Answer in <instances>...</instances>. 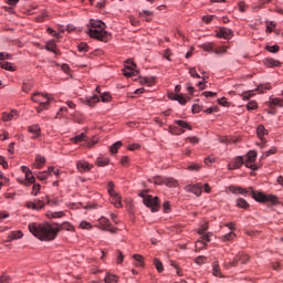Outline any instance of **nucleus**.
<instances>
[{
  "mask_svg": "<svg viewBox=\"0 0 283 283\" xmlns=\"http://www.w3.org/2000/svg\"><path fill=\"white\" fill-rule=\"evenodd\" d=\"M207 229H209V223L202 224L198 230L199 235H202L207 231Z\"/></svg>",
  "mask_w": 283,
  "mask_h": 283,
  "instance_id": "60",
  "label": "nucleus"
},
{
  "mask_svg": "<svg viewBox=\"0 0 283 283\" xmlns=\"http://www.w3.org/2000/svg\"><path fill=\"white\" fill-rule=\"evenodd\" d=\"M34 203L36 205V211H41V209H43V207H45V202H43L42 200L35 199Z\"/></svg>",
  "mask_w": 283,
  "mask_h": 283,
  "instance_id": "50",
  "label": "nucleus"
},
{
  "mask_svg": "<svg viewBox=\"0 0 283 283\" xmlns=\"http://www.w3.org/2000/svg\"><path fill=\"white\" fill-rule=\"evenodd\" d=\"M256 134H258L259 138L262 140L264 138V136H266V134H269V130H266L264 125H259V127L256 129Z\"/></svg>",
  "mask_w": 283,
  "mask_h": 283,
  "instance_id": "25",
  "label": "nucleus"
},
{
  "mask_svg": "<svg viewBox=\"0 0 283 283\" xmlns=\"http://www.w3.org/2000/svg\"><path fill=\"white\" fill-rule=\"evenodd\" d=\"M101 98H98V95H94L92 97H86L85 105H88V107H94L96 103H98Z\"/></svg>",
  "mask_w": 283,
  "mask_h": 283,
  "instance_id": "21",
  "label": "nucleus"
},
{
  "mask_svg": "<svg viewBox=\"0 0 283 283\" xmlns=\"http://www.w3.org/2000/svg\"><path fill=\"white\" fill-rule=\"evenodd\" d=\"M270 107H283V99L282 98H277V97H270Z\"/></svg>",
  "mask_w": 283,
  "mask_h": 283,
  "instance_id": "19",
  "label": "nucleus"
},
{
  "mask_svg": "<svg viewBox=\"0 0 283 283\" xmlns=\"http://www.w3.org/2000/svg\"><path fill=\"white\" fill-rule=\"evenodd\" d=\"M212 266H213V275H216V277H221L222 272H220V263L216 261L213 262Z\"/></svg>",
  "mask_w": 283,
  "mask_h": 283,
  "instance_id": "29",
  "label": "nucleus"
},
{
  "mask_svg": "<svg viewBox=\"0 0 283 283\" xmlns=\"http://www.w3.org/2000/svg\"><path fill=\"white\" fill-rule=\"evenodd\" d=\"M77 170L80 174H85L87 171H92V168L94 166H92L90 163L85 161V160H80L76 164Z\"/></svg>",
  "mask_w": 283,
  "mask_h": 283,
  "instance_id": "13",
  "label": "nucleus"
},
{
  "mask_svg": "<svg viewBox=\"0 0 283 283\" xmlns=\"http://www.w3.org/2000/svg\"><path fill=\"white\" fill-rule=\"evenodd\" d=\"M0 165L3 167V169H8V160H6V157L0 155Z\"/></svg>",
  "mask_w": 283,
  "mask_h": 283,
  "instance_id": "62",
  "label": "nucleus"
},
{
  "mask_svg": "<svg viewBox=\"0 0 283 283\" xmlns=\"http://www.w3.org/2000/svg\"><path fill=\"white\" fill-rule=\"evenodd\" d=\"M249 191L252 195V198L256 200V202H271V205H277V197L275 195H264L260 191L253 190V188H249Z\"/></svg>",
  "mask_w": 283,
  "mask_h": 283,
  "instance_id": "4",
  "label": "nucleus"
},
{
  "mask_svg": "<svg viewBox=\"0 0 283 283\" xmlns=\"http://www.w3.org/2000/svg\"><path fill=\"white\" fill-rule=\"evenodd\" d=\"M108 187V193L112 195V193H116V190H114V184L112 181L108 182L107 185Z\"/></svg>",
  "mask_w": 283,
  "mask_h": 283,
  "instance_id": "64",
  "label": "nucleus"
},
{
  "mask_svg": "<svg viewBox=\"0 0 283 283\" xmlns=\"http://www.w3.org/2000/svg\"><path fill=\"white\" fill-rule=\"evenodd\" d=\"M43 165H45V157L41 155H36L35 157V168L43 169Z\"/></svg>",
  "mask_w": 283,
  "mask_h": 283,
  "instance_id": "23",
  "label": "nucleus"
},
{
  "mask_svg": "<svg viewBox=\"0 0 283 283\" xmlns=\"http://www.w3.org/2000/svg\"><path fill=\"white\" fill-rule=\"evenodd\" d=\"M237 207H239L240 209H249L250 205L247 200L239 198L237 200Z\"/></svg>",
  "mask_w": 283,
  "mask_h": 283,
  "instance_id": "30",
  "label": "nucleus"
},
{
  "mask_svg": "<svg viewBox=\"0 0 283 283\" xmlns=\"http://www.w3.org/2000/svg\"><path fill=\"white\" fill-rule=\"evenodd\" d=\"M266 51L272 52L273 54H275L276 52L280 51V46H277V45L266 46Z\"/></svg>",
  "mask_w": 283,
  "mask_h": 283,
  "instance_id": "59",
  "label": "nucleus"
},
{
  "mask_svg": "<svg viewBox=\"0 0 283 283\" xmlns=\"http://www.w3.org/2000/svg\"><path fill=\"white\" fill-rule=\"evenodd\" d=\"M101 98L103 103H109V101H112V95H109V93H104L101 95Z\"/></svg>",
  "mask_w": 283,
  "mask_h": 283,
  "instance_id": "51",
  "label": "nucleus"
},
{
  "mask_svg": "<svg viewBox=\"0 0 283 283\" xmlns=\"http://www.w3.org/2000/svg\"><path fill=\"white\" fill-rule=\"evenodd\" d=\"M11 280H10V276L3 274L0 276V283H10Z\"/></svg>",
  "mask_w": 283,
  "mask_h": 283,
  "instance_id": "63",
  "label": "nucleus"
},
{
  "mask_svg": "<svg viewBox=\"0 0 283 283\" xmlns=\"http://www.w3.org/2000/svg\"><path fill=\"white\" fill-rule=\"evenodd\" d=\"M228 191H230V193H234V195L240 193L241 196H245V193H249V190H247L245 188H242L240 186H229Z\"/></svg>",
  "mask_w": 283,
  "mask_h": 283,
  "instance_id": "17",
  "label": "nucleus"
},
{
  "mask_svg": "<svg viewBox=\"0 0 283 283\" xmlns=\"http://www.w3.org/2000/svg\"><path fill=\"white\" fill-rule=\"evenodd\" d=\"M111 196V202L116 207V209H123V198L117 192H113Z\"/></svg>",
  "mask_w": 283,
  "mask_h": 283,
  "instance_id": "14",
  "label": "nucleus"
},
{
  "mask_svg": "<svg viewBox=\"0 0 283 283\" xmlns=\"http://www.w3.org/2000/svg\"><path fill=\"white\" fill-rule=\"evenodd\" d=\"M244 158L243 157H237L232 160L231 164L228 165V169L230 171H233V169H240V167H242V165H244Z\"/></svg>",
  "mask_w": 283,
  "mask_h": 283,
  "instance_id": "15",
  "label": "nucleus"
},
{
  "mask_svg": "<svg viewBox=\"0 0 283 283\" xmlns=\"http://www.w3.org/2000/svg\"><path fill=\"white\" fill-rule=\"evenodd\" d=\"M21 171L25 174V181L20 180V185H24L25 187H30V185H34L36 182V178H34V175H32V170L28 168L27 166L21 167Z\"/></svg>",
  "mask_w": 283,
  "mask_h": 283,
  "instance_id": "9",
  "label": "nucleus"
},
{
  "mask_svg": "<svg viewBox=\"0 0 283 283\" xmlns=\"http://www.w3.org/2000/svg\"><path fill=\"white\" fill-rule=\"evenodd\" d=\"M154 264L158 273H163V271H165V268L163 266V262H160V260L155 259Z\"/></svg>",
  "mask_w": 283,
  "mask_h": 283,
  "instance_id": "40",
  "label": "nucleus"
},
{
  "mask_svg": "<svg viewBox=\"0 0 283 283\" xmlns=\"http://www.w3.org/2000/svg\"><path fill=\"white\" fill-rule=\"evenodd\" d=\"M133 258L136 261V266H144L145 264V258H143V255L140 254H134Z\"/></svg>",
  "mask_w": 283,
  "mask_h": 283,
  "instance_id": "33",
  "label": "nucleus"
},
{
  "mask_svg": "<svg viewBox=\"0 0 283 283\" xmlns=\"http://www.w3.org/2000/svg\"><path fill=\"white\" fill-rule=\"evenodd\" d=\"M88 35L92 39H97V41H104L105 43L109 41V33L105 31L103 21L91 20Z\"/></svg>",
  "mask_w": 283,
  "mask_h": 283,
  "instance_id": "2",
  "label": "nucleus"
},
{
  "mask_svg": "<svg viewBox=\"0 0 283 283\" xmlns=\"http://www.w3.org/2000/svg\"><path fill=\"white\" fill-rule=\"evenodd\" d=\"M41 98H45V95L41 93H34L31 97V101H34V103H39L38 112L41 113L43 109H48L50 105V97H46V101H43Z\"/></svg>",
  "mask_w": 283,
  "mask_h": 283,
  "instance_id": "7",
  "label": "nucleus"
},
{
  "mask_svg": "<svg viewBox=\"0 0 283 283\" xmlns=\"http://www.w3.org/2000/svg\"><path fill=\"white\" fill-rule=\"evenodd\" d=\"M189 74H190V76H192V78H202V76H200V74H198V71H196V67H190Z\"/></svg>",
  "mask_w": 283,
  "mask_h": 283,
  "instance_id": "46",
  "label": "nucleus"
},
{
  "mask_svg": "<svg viewBox=\"0 0 283 283\" xmlns=\"http://www.w3.org/2000/svg\"><path fill=\"white\" fill-rule=\"evenodd\" d=\"M196 264H199V266H201V264H205L207 262V256H197L195 260Z\"/></svg>",
  "mask_w": 283,
  "mask_h": 283,
  "instance_id": "48",
  "label": "nucleus"
},
{
  "mask_svg": "<svg viewBox=\"0 0 283 283\" xmlns=\"http://www.w3.org/2000/svg\"><path fill=\"white\" fill-rule=\"evenodd\" d=\"M105 282L106 283H118V276L114 274H106L105 276Z\"/></svg>",
  "mask_w": 283,
  "mask_h": 283,
  "instance_id": "34",
  "label": "nucleus"
},
{
  "mask_svg": "<svg viewBox=\"0 0 283 283\" xmlns=\"http://www.w3.org/2000/svg\"><path fill=\"white\" fill-rule=\"evenodd\" d=\"M80 229H86V230H90L92 229V223L87 222V221H82L80 223Z\"/></svg>",
  "mask_w": 283,
  "mask_h": 283,
  "instance_id": "56",
  "label": "nucleus"
},
{
  "mask_svg": "<svg viewBox=\"0 0 283 283\" xmlns=\"http://www.w3.org/2000/svg\"><path fill=\"white\" fill-rule=\"evenodd\" d=\"M277 149L276 148H271L270 150L265 151L262 155V158H269V156H273V154H276Z\"/></svg>",
  "mask_w": 283,
  "mask_h": 283,
  "instance_id": "49",
  "label": "nucleus"
},
{
  "mask_svg": "<svg viewBox=\"0 0 283 283\" xmlns=\"http://www.w3.org/2000/svg\"><path fill=\"white\" fill-rule=\"evenodd\" d=\"M196 249H207V243L200 239L196 242Z\"/></svg>",
  "mask_w": 283,
  "mask_h": 283,
  "instance_id": "52",
  "label": "nucleus"
},
{
  "mask_svg": "<svg viewBox=\"0 0 283 283\" xmlns=\"http://www.w3.org/2000/svg\"><path fill=\"white\" fill-rule=\"evenodd\" d=\"M188 170L189 171H200V165L192 164V165L188 166Z\"/></svg>",
  "mask_w": 283,
  "mask_h": 283,
  "instance_id": "61",
  "label": "nucleus"
},
{
  "mask_svg": "<svg viewBox=\"0 0 283 283\" xmlns=\"http://www.w3.org/2000/svg\"><path fill=\"white\" fill-rule=\"evenodd\" d=\"M32 90V84L24 82L22 85V92H25L28 94V92H30Z\"/></svg>",
  "mask_w": 283,
  "mask_h": 283,
  "instance_id": "55",
  "label": "nucleus"
},
{
  "mask_svg": "<svg viewBox=\"0 0 283 283\" xmlns=\"http://www.w3.org/2000/svg\"><path fill=\"white\" fill-rule=\"evenodd\" d=\"M111 226H112V223L109 222V219H107L105 217H101L98 219V223H97L98 229H103V231H109V233H116V231H118V229L109 228Z\"/></svg>",
  "mask_w": 283,
  "mask_h": 283,
  "instance_id": "11",
  "label": "nucleus"
},
{
  "mask_svg": "<svg viewBox=\"0 0 283 283\" xmlns=\"http://www.w3.org/2000/svg\"><path fill=\"white\" fill-rule=\"evenodd\" d=\"M96 165L97 167H107V165H109V159L106 157H98L96 159Z\"/></svg>",
  "mask_w": 283,
  "mask_h": 283,
  "instance_id": "26",
  "label": "nucleus"
},
{
  "mask_svg": "<svg viewBox=\"0 0 283 283\" xmlns=\"http://www.w3.org/2000/svg\"><path fill=\"white\" fill-rule=\"evenodd\" d=\"M241 97H242L243 101H249V98L253 97V91L244 92L241 95Z\"/></svg>",
  "mask_w": 283,
  "mask_h": 283,
  "instance_id": "54",
  "label": "nucleus"
},
{
  "mask_svg": "<svg viewBox=\"0 0 283 283\" xmlns=\"http://www.w3.org/2000/svg\"><path fill=\"white\" fill-rule=\"evenodd\" d=\"M139 197L143 198L144 205L151 209L153 213L160 211V198L147 195V191L140 192Z\"/></svg>",
  "mask_w": 283,
  "mask_h": 283,
  "instance_id": "3",
  "label": "nucleus"
},
{
  "mask_svg": "<svg viewBox=\"0 0 283 283\" xmlns=\"http://www.w3.org/2000/svg\"><path fill=\"white\" fill-rule=\"evenodd\" d=\"M120 147H123V143L116 142L109 147L111 154H118V149H120Z\"/></svg>",
  "mask_w": 283,
  "mask_h": 283,
  "instance_id": "32",
  "label": "nucleus"
},
{
  "mask_svg": "<svg viewBox=\"0 0 283 283\" xmlns=\"http://www.w3.org/2000/svg\"><path fill=\"white\" fill-rule=\"evenodd\" d=\"M0 67H2V70H8L9 72H14V66H12V63L10 62H0Z\"/></svg>",
  "mask_w": 283,
  "mask_h": 283,
  "instance_id": "31",
  "label": "nucleus"
},
{
  "mask_svg": "<svg viewBox=\"0 0 283 283\" xmlns=\"http://www.w3.org/2000/svg\"><path fill=\"white\" fill-rule=\"evenodd\" d=\"M28 132L33 134V138H39L41 136V126L39 124H34L28 127Z\"/></svg>",
  "mask_w": 283,
  "mask_h": 283,
  "instance_id": "18",
  "label": "nucleus"
},
{
  "mask_svg": "<svg viewBox=\"0 0 283 283\" xmlns=\"http://www.w3.org/2000/svg\"><path fill=\"white\" fill-rule=\"evenodd\" d=\"M203 50H205V52H213L216 49H214V45H213V43H206V44H203Z\"/></svg>",
  "mask_w": 283,
  "mask_h": 283,
  "instance_id": "47",
  "label": "nucleus"
},
{
  "mask_svg": "<svg viewBox=\"0 0 283 283\" xmlns=\"http://www.w3.org/2000/svg\"><path fill=\"white\" fill-rule=\"evenodd\" d=\"M264 65H266V67H280V65H282V63L275 59H266L264 60Z\"/></svg>",
  "mask_w": 283,
  "mask_h": 283,
  "instance_id": "20",
  "label": "nucleus"
},
{
  "mask_svg": "<svg viewBox=\"0 0 283 283\" xmlns=\"http://www.w3.org/2000/svg\"><path fill=\"white\" fill-rule=\"evenodd\" d=\"M63 216H65V212H63V211H57V212L49 211V212H46L48 218H63Z\"/></svg>",
  "mask_w": 283,
  "mask_h": 283,
  "instance_id": "36",
  "label": "nucleus"
},
{
  "mask_svg": "<svg viewBox=\"0 0 283 283\" xmlns=\"http://www.w3.org/2000/svg\"><path fill=\"white\" fill-rule=\"evenodd\" d=\"M255 160H258V153L255 150H250L247 155L245 167L252 169V171H258L259 167L254 164Z\"/></svg>",
  "mask_w": 283,
  "mask_h": 283,
  "instance_id": "8",
  "label": "nucleus"
},
{
  "mask_svg": "<svg viewBox=\"0 0 283 283\" xmlns=\"http://www.w3.org/2000/svg\"><path fill=\"white\" fill-rule=\"evenodd\" d=\"M172 101H178L180 105H187V98L182 94H175L172 95Z\"/></svg>",
  "mask_w": 283,
  "mask_h": 283,
  "instance_id": "27",
  "label": "nucleus"
},
{
  "mask_svg": "<svg viewBox=\"0 0 283 283\" xmlns=\"http://www.w3.org/2000/svg\"><path fill=\"white\" fill-rule=\"evenodd\" d=\"M217 36L219 39H231V36H233V31H231V29L228 28H221L217 33Z\"/></svg>",
  "mask_w": 283,
  "mask_h": 283,
  "instance_id": "16",
  "label": "nucleus"
},
{
  "mask_svg": "<svg viewBox=\"0 0 283 283\" xmlns=\"http://www.w3.org/2000/svg\"><path fill=\"white\" fill-rule=\"evenodd\" d=\"M50 177H51L50 172H45V171H41L36 175L38 180H41V181L48 180V178Z\"/></svg>",
  "mask_w": 283,
  "mask_h": 283,
  "instance_id": "41",
  "label": "nucleus"
},
{
  "mask_svg": "<svg viewBox=\"0 0 283 283\" xmlns=\"http://www.w3.org/2000/svg\"><path fill=\"white\" fill-rule=\"evenodd\" d=\"M186 191L190 193H195L198 198L202 196V185L196 184V185H188L185 187Z\"/></svg>",
  "mask_w": 283,
  "mask_h": 283,
  "instance_id": "12",
  "label": "nucleus"
},
{
  "mask_svg": "<svg viewBox=\"0 0 283 283\" xmlns=\"http://www.w3.org/2000/svg\"><path fill=\"white\" fill-rule=\"evenodd\" d=\"M85 138H86L85 133H81L80 135H76L75 137L71 138V143H74L76 145L78 143H83Z\"/></svg>",
  "mask_w": 283,
  "mask_h": 283,
  "instance_id": "28",
  "label": "nucleus"
},
{
  "mask_svg": "<svg viewBox=\"0 0 283 283\" xmlns=\"http://www.w3.org/2000/svg\"><path fill=\"white\" fill-rule=\"evenodd\" d=\"M32 196H39L41 193V184H33Z\"/></svg>",
  "mask_w": 283,
  "mask_h": 283,
  "instance_id": "43",
  "label": "nucleus"
},
{
  "mask_svg": "<svg viewBox=\"0 0 283 283\" xmlns=\"http://www.w3.org/2000/svg\"><path fill=\"white\" fill-rule=\"evenodd\" d=\"M124 76H126L127 78L132 77V76H137L138 72L136 70H129V69H124L123 70Z\"/></svg>",
  "mask_w": 283,
  "mask_h": 283,
  "instance_id": "37",
  "label": "nucleus"
},
{
  "mask_svg": "<svg viewBox=\"0 0 283 283\" xmlns=\"http://www.w3.org/2000/svg\"><path fill=\"white\" fill-rule=\"evenodd\" d=\"M29 231L38 238V240H44L45 242H50L56 239L59 235V231H74V226L70 222H63L62 224L59 223H30Z\"/></svg>",
  "mask_w": 283,
  "mask_h": 283,
  "instance_id": "1",
  "label": "nucleus"
},
{
  "mask_svg": "<svg viewBox=\"0 0 283 283\" xmlns=\"http://www.w3.org/2000/svg\"><path fill=\"white\" fill-rule=\"evenodd\" d=\"M247 109H249V112H251L253 109H258V102L256 101L249 102L247 105Z\"/></svg>",
  "mask_w": 283,
  "mask_h": 283,
  "instance_id": "45",
  "label": "nucleus"
},
{
  "mask_svg": "<svg viewBox=\"0 0 283 283\" xmlns=\"http://www.w3.org/2000/svg\"><path fill=\"white\" fill-rule=\"evenodd\" d=\"M77 50L78 52H90V46L87 45V43H84V42H81L78 45H77Z\"/></svg>",
  "mask_w": 283,
  "mask_h": 283,
  "instance_id": "42",
  "label": "nucleus"
},
{
  "mask_svg": "<svg viewBox=\"0 0 283 283\" xmlns=\"http://www.w3.org/2000/svg\"><path fill=\"white\" fill-rule=\"evenodd\" d=\"M214 54H227V46H220L213 50Z\"/></svg>",
  "mask_w": 283,
  "mask_h": 283,
  "instance_id": "53",
  "label": "nucleus"
},
{
  "mask_svg": "<svg viewBox=\"0 0 283 283\" xmlns=\"http://www.w3.org/2000/svg\"><path fill=\"white\" fill-rule=\"evenodd\" d=\"M17 116V111H11L10 113H2V120L4 123H9V120H13Z\"/></svg>",
  "mask_w": 283,
  "mask_h": 283,
  "instance_id": "22",
  "label": "nucleus"
},
{
  "mask_svg": "<svg viewBox=\"0 0 283 283\" xmlns=\"http://www.w3.org/2000/svg\"><path fill=\"white\" fill-rule=\"evenodd\" d=\"M201 235V241L207 244V242H211V238L213 237V233L208 232V233H202Z\"/></svg>",
  "mask_w": 283,
  "mask_h": 283,
  "instance_id": "38",
  "label": "nucleus"
},
{
  "mask_svg": "<svg viewBox=\"0 0 283 283\" xmlns=\"http://www.w3.org/2000/svg\"><path fill=\"white\" fill-rule=\"evenodd\" d=\"M45 50H48L49 52H53L54 54H56V43L54 42H48L45 45Z\"/></svg>",
  "mask_w": 283,
  "mask_h": 283,
  "instance_id": "39",
  "label": "nucleus"
},
{
  "mask_svg": "<svg viewBox=\"0 0 283 283\" xmlns=\"http://www.w3.org/2000/svg\"><path fill=\"white\" fill-rule=\"evenodd\" d=\"M25 207L27 209H33L36 211V203L34 201H27Z\"/></svg>",
  "mask_w": 283,
  "mask_h": 283,
  "instance_id": "58",
  "label": "nucleus"
},
{
  "mask_svg": "<svg viewBox=\"0 0 283 283\" xmlns=\"http://www.w3.org/2000/svg\"><path fill=\"white\" fill-rule=\"evenodd\" d=\"M176 125L178 126H169V133L172 134V136H180L182 134H185V129H189L191 130L192 127L191 125H189V123L185 122V120H176L175 122ZM178 127H181V128H178Z\"/></svg>",
  "mask_w": 283,
  "mask_h": 283,
  "instance_id": "6",
  "label": "nucleus"
},
{
  "mask_svg": "<svg viewBox=\"0 0 283 283\" xmlns=\"http://www.w3.org/2000/svg\"><path fill=\"white\" fill-rule=\"evenodd\" d=\"M125 69L126 70H136V64L132 61H127L126 64H125Z\"/></svg>",
  "mask_w": 283,
  "mask_h": 283,
  "instance_id": "57",
  "label": "nucleus"
},
{
  "mask_svg": "<svg viewBox=\"0 0 283 283\" xmlns=\"http://www.w3.org/2000/svg\"><path fill=\"white\" fill-rule=\"evenodd\" d=\"M8 238H9V241L21 240V238H23V232H21V231L10 232Z\"/></svg>",
  "mask_w": 283,
  "mask_h": 283,
  "instance_id": "24",
  "label": "nucleus"
},
{
  "mask_svg": "<svg viewBox=\"0 0 283 283\" xmlns=\"http://www.w3.org/2000/svg\"><path fill=\"white\" fill-rule=\"evenodd\" d=\"M265 90H271V85L269 83L266 84H260L256 88L258 92H260L261 94H264Z\"/></svg>",
  "mask_w": 283,
  "mask_h": 283,
  "instance_id": "44",
  "label": "nucleus"
},
{
  "mask_svg": "<svg viewBox=\"0 0 283 283\" xmlns=\"http://www.w3.org/2000/svg\"><path fill=\"white\" fill-rule=\"evenodd\" d=\"M154 185H166V187H178V181L171 177H155Z\"/></svg>",
  "mask_w": 283,
  "mask_h": 283,
  "instance_id": "10",
  "label": "nucleus"
},
{
  "mask_svg": "<svg viewBox=\"0 0 283 283\" xmlns=\"http://www.w3.org/2000/svg\"><path fill=\"white\" fill-rule=\"evenodd\" d=\"M235 233L234 232H230V233H227L224 234L221 240L222 242H233V239L235 238Z\"/></svg>",
  "mask_w": 283,
  "mask_h": 283,
  "instance_id": "35",
  "label": "nucleus"
},
{
  "mask_svg": "<svg viewBox=\"0 0 283 283\" xmlns=\"http://www.w3.org/2000/svg\"><path fill=\"white\" fill-rule=\"evenodd\" d=\"M250 258L244 252H239L233 261L224 262L223 266L224 269H233L234 266H239L240 264H248Z\"/></svg>",
  "mask_w": 283,
  "mask_h": 283,
  "instance_id": "5",
  "label": "nucleus"
}]
</instances>
